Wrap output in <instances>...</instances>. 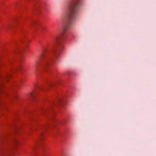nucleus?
Returning <instances> with one entry per match:
<instances>
[{"label":"nucleus","mask_w":156,"mask_h":156,"mask_svg":"<svg viewBox=\"0 0 156 156\" xmlns=\"http://www.w3.org/2000/svg\"><path fill=\"white\" fill-rule=\"evenodd\" d=\"M63 50L62 45H60L56 50L53 48L52 50H49L45 49L44 50L43 54L41 56L40 60L35 63L34 67L37 68L41 64L45 66H49L51 61V56L52 54L55 55L56 58H57Z\"/></svg>","instance_id":"nucleus-1"},{"label":"nucleus","mask_w":156,"mask_h":156,"mask_svg":"<svg viewBox=\"0 0 156 156\" xmlns=\"http://www.w3.org/2000/svg\"><path fill=\"white\" fill-rule=\"evenodd\" d=\"M79 0H73L68 5L67 11L64 14L63 16L66 20V23L64 32L71 27L72 20L76 17L77 13V7L79 5Z\"/></svg>","instance_id":"nucleus-2"},{"label":"nucleus","mask_w":156,"mask_h":156,"mask_svg":"<svg viewBox=\"0 0 156 156\" xmlns=\"http://www.w3.org/2000/svg\"><path fill=\"white\" fill-rule=\"evenodd\" d=\"M1 156H13L12 149L8 145L1 147L0 148Z\"/></svg>","instance_id":"nucleus-3"},{"label":"nucleus","mask_w":156,"mask_h":156,"mask_svg":"<svg viewBox=\"0 0 156 156\" xmlns=\"http://www.w3.org/2000/svg\"><path fill=\"white\" fill-rule=\"evenodd\" d=\"M50 126V124L48 123H47L44 126H41L40 127L41 130L42 131H44V130H46L47 128Z\"/></svg>","instance_id":"nucleus-4"},{"label":"nucleus","mask_w":156,"mask_h":156,"mask_svg":"<svg viewBox=\"0 0 156 156\" xmlns=\"http://www.w3.org/2000/svg\"><path fill=\"white\" fill-rule=\"evenodd\" d=\"M19 142L20 141L16 139H15L13 140V143L14 145L16 146L18 144Z\"/></svg>","instance_id":"nucleus-5"},{"label":"nucleus","mask_w":156,"mask_h":156,"mask_svg":"<svg viewBox=\"0 0 156 156\" xmlns=\"http://www.w3.org/2000/svg\"><path fill=\"white\" fill-rule=\"evenodd\" d=\"M57 103L58 104H60L63 103V100L61 99H59L57 101Z\"/></svg>","instance_id":"nucleus-6"},{"label":"nucleus","mask_w":156,"mask_h":156,"mask_svg":"<svg viewBox=\"0 0 156 156\" xmlns=\"http://www.w3.org/2000/svg\"><path fill=\"white\" fill-rule=\"evenodd\" d=\"M30 96L33 99L35 98V97L34 95V94L33 93H30Z\"/></svg>","instance_id":"nucleus-7"},{"label":"nucleus","mask_w":156,"mask_h":156,"mask_svg":"<svg viewBox=\"0 0 156 156\" xmlns=\"http://www.w3.org/2000/svg\"><path fill=\"white\" fill-rule=\"evenodd\" d=\"M53 41L54 42H58V38L57 37H55Z\"/></svg>","instance_id":"nucleus-8"},{"label":"nucleus","mask_w":156,"mask_h":156,"mask_svg":"<svg viewBox=\"0 0 156 156\" xmlns=\"http://www.w3.org/2000/svg\"><path fill=\"white\" fill-rule=\"evenodd\" d=\"M49 86H51L53 84L52 83H50L49 84Z\"/></svg>","instance_id":"nucleus-9"},{"label":"nucleus","mask_w":156,"mask_h":156,"mask_svg":"<svg viewBox=\"0 0 156 156\" xmlns=\"http://www.w3.org/2000/svg\"><path fill=\"white\" fill-rule=\"evenodd\" d=\"M34 148H35V146H34L33 147H32L33 149H34Z\"/></svg>","instance_id":"nucleus-10"},{"label":"nucleus","mask_w":156,"mask_h":156,"mask_svg":"<svg viewBox=\"0 0 156 156\" xmlns=\"http://www.w3.org/2000/svg\"><path fill=\"white\" fill-rule=\"evenodd\" d=\"M20 68H19V69H17V70H20Z\"/></svg>","instance_id":"nucleus-11"}]
</instances>
